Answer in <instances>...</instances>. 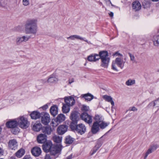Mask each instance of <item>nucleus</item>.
<instances>
[{"label":"nucleus","instance_id":"obj_14","mask_svg":"<svg viewBox=\"0 0 159 159\" xmlns=\"http://www.w3.org/2000/svg\"><path fill=\"white\" fill-rule=\"evenodd\" d=\"M31 152L33 155L38 157L41 154V150L40 148L36 147L33 148L32 149Z\"/></svg>","mask_w":159,"mask_h":159},{"label":"nucleus","instance_id":"obj_31","mask_svg":"<svg viewBox=\"0 0 159 159\" xmlns=\"http://www.w3.org/2000/svg\"><path fill=\"white\" fill-rule=\"evenodd\" d=\"M53 141L56 143H60L62 140V137L57 135H54L52 137Z\"/></svg>","mask_w":159,"mask_h":159},{"label":"nucleus","instance_id":"obj_18","mask_svg":"<svg viewBox=\"0 0 159 159\" xmlns=\"http://www.w3.org/2000/svg\"><path fill=\"white\" fill-rule=\"evenodd\" d=\"M67 39H70L72 40H74L75 39H80V40H84V41L87 42L88 43H89V42L87 40H85L83 37L77 35H71L70 37H67Z\"/></svg>","mask_w":159,"mask_h":159},{"label":"nucleus","instance_id":"obj_58","mask_svg":"<svg viewBox=\"0 0 159 159\" xmlns=\"http://www.w3.org/2000/svg\"><path fill=\"white\" fill-rule=\"evenodd\" d=\"M111 5L112 6H114V5L111 3Z\"/></svg>","mask_w":159,"mask_h":159},{"label":"nucleus","instance_id":"obj_8","mask_svg":"<svg viewBox=\"0 0 159 159\" xmlns=\"http://www.w3.org/2000/svg\"><path fill=\"white\" fill-rule=\"evenodd\" d=\"M8 148L10 149L16 150L17 148L18 143L15 139L10 140L8 143Z\"/></svg>","mask_w":159,"mask_h":159},{"label":"nucleus","instance_id":"obj_34","mask_svg":"<svg viewBox=\"0 0 159 159\" xmlns=\"http://www.w3.org/2000/svg\"><path fill=\"white\" fill-rule=\"evenodd\" d=\"M74 141V139L71 137L69 136L66 137L65 139L66 143L67 144H70Z\"/></svg>","mask_w":159,"mask_h":159},{"label":"nucleus","instance_id":"obj_29","mask_svg":"<svg viewBox=\"0 0 159 159\" xmlns=\"http://www.w3.org/2000/svg\"><path fill=\"white\" fill-rule=\"evenodd\" d=\"M25 153V150L23 148H20L19 150L15 153V155L18 158L21 157L24 155Z\"/></svg>","mask_w":159,"mask_h":159},{"label":"nucleus","instance_id":"obj_47","mask_svg":"<svg viewBox=\"0 0 159 159\" xmlns=\"http://www.w3.org/2000/svg\"><path fill=\"white\" fill-rule=\"evenodd\" d=\"M129 110L134 111H137V109L135 107H132L129 108Z\"/></svg>","mask_w":159,"mask_h":159},{"label":"nucleus","instance_id":"obj_52","mask_svg":"<svg viewBox=\"0 0 159 159\" xmlns=\"http://www.w3.org/2000/svg\"><path fill=\"white\" fill-rule=\"evenodd\" d=\"M107 5H109L110 4H111V2L110 0H104Z\"/></svg>","mask_w":159,"mask_h":159},{"label":"nucleus","instance_id":"obj_53","mask_svg":"<svg viewBox=\"0 0 159 159\" xmlns=\"http://www.w3.org/2000/svg\"><path fill=\"white\" fill-rule=\"evenodd\" d=\"M110 17H113L114 15V13L112 12H111L110 13H108Z\"/></svg>","mask_w":159,"mask_h":159},{"label":"nucleus","instance_id":"obj_9","mask_svg":"<svg viewBox=\"0 0 159 159\" xmlns=\"http://www.w3.org/2000/svg\"><path fill=\"white\" fill-rule=\"evenodd\" d=\"M81 118L88 124L91 123L92 122V116L85 112H84L81 114Z\"/></svg>","mask_w":159,"mask_h":159},{"label":"nucleus","instance_id":"obj_26","mask_svg":"<svg viewBox=\"0 0 159 159\" xmlns=\"http://www.w3.org/2000/svg\"><path fill=\"white\" fill-rule=\"evenodd\" d=\"M66 117L64 115L62 114H60L58 115L56 118V122L60 123L62 122L65 120Z\"/></svg>","mask_w":159,"mask_h":159},{"label":"nucleus","instance_id":"obj_23","mask_svg":"<svg viewBox=\"0 0 159 159\" xmlns=\"http://www.w3.org/2000/svg\"><path fill=\"white\" fill-rule=\"evenodd\" d=\"M50 112L53 116H56L58 113V107L56 105H54L51 107Z\"/></svg>","mask_w":159,"mask_h":159},{"label":"nucleus","instance_id":"obj_32","mask_svg":"<svg viewBox=\"0 0 159 159\" xmlns=\"http://www.w3.org/2000/svg\"><path fill=\"white\" fill-rule=\"evenodd\" d=\"M125 84L128 86H131L135 84V80L134 79H129L126 81Z\"/></svg>","mask_w":159,"mask_h":159},{"label":"nucleus","instance_id":"obj_37","mask_svg":"<svg viewBox=\"0 0 159 159\" xmlns=\"http://www.w3.org/2000/svg\"><path fill=\"white\" fill-rule=\"evenodd\" d=\"M52 132V129L50 128L46 127L43 130V132L45 134H50Z\"/></svg>","mask_w":159,"mask_h":159},{"label":"nucleus","instance_id":"obj_25","mask_svg":"<svg viewBox=\"0 0 159 159\" xmlns=\"http://www.w3.org/2000/svg\"><path fill=\"white\" fill-rule=\"evenodd\" d=\"M58 81L57 78L55 77L53 74L50 76L47 82L48 83H52L57 82Z\"/></svg>","mask_w":159,"mask_h":159},{"label":"nucleus","instance_id":"obj_6","mask_svg":"<svg viewBox=\"0 0 159 159\" xmlns=\"http://www.w3.org/2000/svg\"><path fill=\"white\" fill-rule=\"evenodd\" d=\"M41 121L44 125H47L50 122V118L49 115L47 113L42 112Z\"/></svg>","mask_w":159,"mask_h":159},{"label":"nucleus","instance_id":"obj_11","mask_svg":"<svg viewBox=\"0 0 159 159\" xmlns=\"http://www.w3.org/2000/svg\"><path fill=\"white\" fill-rule=\"evenodd\" d=\"M86 130L85 126L82 124H79L76 126V131L81 134H84Z\"/></svg>","mask_w":159,"mask_h":159},{"label":"nucleus","instance_id":"obj_24","mask_svg":"<svg viewBox=\"0 0 159 159\" xmlns=\"http://www.w3.org/2000/svg\"><path fill=\"white\" fill-rule=\"evenodd\" d=\"M81 96L85 99L86 101H90L94 98L93 96L90 93L82 94Z\"/></svg>","mask_w":159,"mask_h":159},{"label":"nucleus","instance_id":"obj_45","mask_svg":"<svg viewBox=\"0 0 159 159\" xmlns=\"http://www.w3.org/2000/svg\"><path fill=\"white\" fill-rule=\"evenodd\" d=\"M22 2L23 4L25 6L28 5L29 3V0H23Z\"/></svg>","mask_w":159,"mask_h":159},{"label":"nucleus","instance_id":"obj_44","mask_svg":"<svg viewBox=\"0 0 159 159\" xmlns=\"http://www.w3.org/2000/svg\"><path fill=\"white\" fill-rule=\"evenodd\" d=\"M157 148V145H153L150 148L153 152Z\"/></svg>","mask_w":159,"mask_h":159},{"label":"nucleus","instance_id":"obj_42","mask_svg":"<svg viewBox=\"0 0 159 159\" xmlns=\"http://www.w3.org/2000/svg\"><path fill=\"white\" fill-rule=\"evenodd\" d=\"M152 152L153 151L150 148H149L145 154L144 159H146L148 155Z\"/></svg>","mask_w":159,"mask_h":159},{"label":"nucleus","instance_id":"obj_20","mask_svg":"<svg viewBox=\"0 0 159 159\" xmlns=\"http://www.w3.org/2000/svg\"><path fill=\"white\" fill-rule=\"evenodd\" d=\"M30 116L31 119L36 120L40 118L41 115V113L37 111H33L30 114Z\"/></svg>","mask_w":159,"mask_h":159},{"label":"nucleus","instance_id":"obj_51","mask_svg":"<svg viewBox=\"0 0 159 159\" xmlns=\"http://www.w3.org/2000/svg\"><path fill=\"white\" fill-rule=\"evenodd\" d=\"M44 159H52L49 155H46Z\"/></svg>","mask_w":159,"mask_h":159},{"label":"nucleus","instance_id":"obj_15","mask_svg":"<svg viewBox=\"0 0 159 159\" xmlns=\"http://www.w3.org/2000/svg\"><path fill=\"white\" fill-rule=\"evenodd\" d=\"M47 140V136L45 134H40L37 137V140L39 143H44Z\"/></svg>","mask_w":159,"mask_h":159},{"label":"nucleus","instance_id":"obj_28","mask_svg":"<svg viewBox=\"0 0 159 159\" xmlns=\"http://www.w3.org/2000/svg\"><path fill=\"white\" fill-rule=\"evenodd\" d=\"M152 40L154 46H159V35H154L152 38Z\"/></svg>","mask_w":159,"mask_h":159},{"label":"nucleus","instance_id":"obj_3","mask_svg":"<svg viewBox=\"0 0 159 159\" xmlns=\"http://www.w3.org/2000/svg\"><path fill=\"white\" fill-rule=\"evenodd\" d=\"M37 19H31L27 20L25 25V32L26 34L35 35L37 33Z\"/></svg>","mask_w":159,"mask_h":159},{"label":"nucleus","instance_id":"obj_40","mask_svg":"<svg viewBox=\"0 0 159 159\" xmlns=\"http://www.w3.org/2000/svg\"><path fill=\"white\" fill-rule=\"evenodd\" d=\"M100 147V145H99L98 146L97 145H96L94 148L92 150L91 155H92L94 154Z\"/></svg>","mask_w":159,"mask_h":159},{"label":"nucleus","instance_id":"obj_57","mask_svg":"<svg viewBox=\"0 0 159 159\" xmlns=\"http://www.w3.org/2000/svg\"><path fill=\"white\" fill-rule=\"evenodd\" d=\"M1 130H2V129H1V128L0 127V134L1 133Z\"/></svg>","mask_w":159,"mask_h":159},{"label":"nucleus","instance_id":"obj_12","mask_svg":"<svg viewBox=\"0 0 159 159\" xmlns=\"http://www.w3.org/2000/svg\"><path fill=\"white\" fill-rule=\"evenodd\" d=\"M65 102L66 104L70 107L75 104V101L73 97L70 96L65 98Z\"/></svg>","mask_w":159,"mask_h":159},{"label":"nucleus","instance_id":"obj_54","mask_svg":"<svg viewBox=\"0 0 159 159\" xmlns=\"http://www.w3.org/2000/svg\"><path fill=\"white\" fill-rule=\"evenodd\" d=\"M3 151L2 149L0 148V155H2L3 154Z\"/></svg>","mask_w":159,"mask_h":159},{"label":"nucleus","instance_id":"obj_2","mask_svg":"<svg viewBox=\"0 0 159 159\" xmlns=\"http://www.w3.org/2000/svg\"><path fill=\"white\" fill-rule=\"evenodd\" d=\"M43 149L46 152H50L52 155H55L60 152L62 149V146L60 144L53 145L52 142L48 141L44 143L42 146Z\"/></svg>","mask_w":159,"mask_h":159},{"label":"nucleus","instance_id":"obj_7","mask_svg":"<svg viewBox=\"0 0 159 159\" xmlns=\"http://www.w3.org/2000/svg\"><path fill=\"white\" fill-rule=\"evenodd\" d=\"M148 108H152L153 110H156V112L159 110V101L157 99L150 102L148 105Z\"/></svg>","mask_w":159,"mask_h":159},{"label":"nucleus","instance_id":"obj_22","mask_svg":"<svg viewBox=\"0 0 159 159\" xmlns=\"http://www.w3.org/2000/svg\"><path fill=\"white\" fill-rule=\"evenodd\" d=\"M141 5L140 3L138 1H135L132 3V7L135 11L139 10L141 8Z\"/></svg>","mask_w":159,"mask_h":159},{"label":"nucleus","instance_id":"obj_39","mask_svg":"<svg viewBox=\"0 0 159 159\" xmlns=\"http://www.w3.org/2000/svg\"><path fill=\"white\" fill-rule=\"evenodd\" d=\"M128 54L130 58V61L133 63H136V61L134 54L129 53Z\"/></svg>","mask_w":159,"mask_h":159},{"label":"nucleus","instance_id":"obj_50","mask_svg":"<svg viewBox=\"0 0 159 159\" xmlns=\"http://www.w3.org/2000/svg\"><path fill=\"white\" fill-rule=\"evenodd\" d=\"M48 104H47L45 105H44L43 106V107H42V108L43 110H46V109H48Z\"/></svg>","mask_w":159,"mask_h":159},{"label":"nucleus","instance_id":"obj_38","mask_svg":"<svg viewBox=\"0 0 159 159\" xmlns=\"http://www.w3.org/2000/svg\"><path fill=\"white\" fill-rule=\"evenodd\" d=\"M117 64L114 61H113L111 65V69L115 71H118V70L117 69Z\"/></svg>","mask_w":159,"mask_h":159},{"label":"nucleus","instance_id":"obj_21","mask_svg":"<svg viewBox=\"0 0 159 159\" xmlns=\"http://www.w3.org/2000/svg\"><path fill=\"white\" fill-rule=\"evenodd\" d=\"M46 82L47 80L45 79H41L38 80L36 83V87L38 89H40L42 86Z\"/></svg>","mask_w":159,"mask_h":159},{"label":"nucleus","instance_id":"obj_10","mask_svg":"<svg viewBox=\"0 0 159 159\" xmlns=\"http://www.w3.org/2000/svg\"><path fill=\"white\" fill-rule=\"evenodd\" d=\"M17 122L16 119L11 120L6 123V126L9 128H14L17 126Z\"/></svg>","mask_w":159,"mask_h":159},{"label":"nucleus","instance_id":"obj_19","mask_svg":"<svg viewBox=\"0 0 159 159\" xmlns=\"http://www.w3.org/2000/svg\"><path fill=\"white\" fill-rule=\"evenodd\" d=\"M99 123L97 122H94L92 127L91 131L93 134L96 133L99 130Z\"/></svg>","mask_w":159,"mask_h":159},{"label":"nucleus","instance_id":"obj_27","mask_svg":"<svg viewBox=\"0 0 159 159\" xmlns=\"http://www.w3.org/2000/svg\"><path fill=\"white\" fill-rule=\"evenodd\" d=\"M78 117V115L77 112L76 111H73L71 113L70 118L72 121L75 122L76 121L77 122Z\"/></svg>","mask_w":159,"mask_h":159},{"label":"nucleus","instance_id":"obj_5","mask_svg":"<svg viewBox=\"0 0 159 159\" xmlns=\"http://www.w3.org/2000/svg\"><path fill=\"white\" fill-rule=\"evenodd\" d=\"M30 38L29 35H23L21 36L17 37L15 40V43L17 45H20L23 42L28 41Z\"/></svg>","mask_w":159,"mask_h":159},{"label":"nucleus","instance_id":"obj_48","mask_svg":"<svg viewBox=\"0 0 159 159\" xmlns=\"http://www.w3.org/2000/svg\"><path fill=\"white\" fill-rule=\"evenodd\" d=\"M22 159H32V158L30 155H26Z\"/></svg>","mask_w":159,"mask_h":159},{"label":"nucleus","instance_id":"obj_35","mask_svg":"<svg viewBox=\"0 0 159 159\" xmlns=\"http://www.w3.org/2000/svg\"><path fill=\"white\" fill-rule=\"evenodd\" d=\"M98 123L99 126L102 129H104L109 124V123H106L104 121Z\"/></svg>","mask_w":159,"mask_h":159},{"label":"nucleus","instance_id":"obj_46","mask_svg":"<svg viewBox=\"0 0 159 159\" xmlns=\"http://www.w3.org/2000/svg\"><path fill=\"white\" fill-rule=\"evenodd\" d=\"M57 123L56 122V120L55 121V120H52V121L51 124L52 125V126H57V125H58V123Z\"/></svg>","mask_w":159,"mask_h":159},{"label":"nucleus","instance_id":"obj_43","mask_svg":"<svg viewBox=\"0 0 159 159\" xmlns=\"http://www.w3.org/2000/svg\"><path fill=\"white\" fill-rule=\"evenodd\" d=\"M101 117L99 116L98 115H96L95 117V119L96 120V122H97L98 123H100L101 122Z\"/></svg>","mask_w":159,"mask_h":159},{"label":"nucleus","instance_id":"obj_33","mask_svg":"<svg viewBox=\"0 0 159 159\" xmlns=\"http://www.w3.org/2000/svg\"><path fill=\"white\" fill-rule=\"evenodd\" d=\"M69 106L66 104H63L62 107V110L64 113H66L69 112L70 110Z\"/></svg>","mask_w":159,"mask_h":159},{"label":"nucleus","instance_id":"obj_13","mask_svg":"<svg viewBox=\"0 0 159 159\" xmlns=\"http://www.w3.org/2000/svg\"><path fill=\"white\" fill-rule=\"evenodd\" d=\"M67 126L64 125L59 126L57 129V131L58 133L60 135H62L64 134L67 130Z\"/></svg>","mask_w":159,"mask_h":159},{"label":"nucleus","instance_id":"obj_49","mask_svg":"<svg viewBox=\"0 0 159 159\" xmlns=\"http://www.w3.org/2000/svg\"><path fill=\"white\" fill-rule=\"evenodd\" d=\"M68 84H70L74 82V79L73 78L70 79L68 81Z\"/></svg>","mask_w":159,"mask_h":159},{"label":"nucleus","instance_id":"obj_16","mask_svg":"<svg viewBox=\"0 0 159 159\" xmlns=\"http://www.w3.org/2000/svg\"><path fill=\"white\" fill-rule=\"evenodd\" d=\"M114 61L117 64L118 67H120L121 69L123 68L125 62L123 61L122 58L117 57Z\"/></svg>","mask_w":159,"mask_h":159},{"label":"nucleus","instance_id":"obj_55","mask_svg":"<svg viewBox=\"0 0 159 159\" xmlns=\"http://www.w3.org/2000/svg\"><path fill=\"white\" fill-rule=\"evenodd\" d=\"M98 3L100 5L102 6L103 7H104V6L103 5L102 3V2H99Z\"/></svg>","mask_w":159,"mask_h":159},{"label":"nucleus","instance_id":"obj_60","mask_svg":"<svg viewBox=\"0 0 159 159\" xmlns=\"http://www.w3.org/2000/svg\"><path fill=\"white\" fill-rule=\"evenodd\" d=\"M158 71L159 72V70H158Z\"/></svg>","mask_w":159,"mask_h":159},{"label":"nucleus","instance_id":"obj_30","mask_svg":"<svg viewBox=\"0 0 159 159\" xmlns=\"http://www.w3.org/2000/svg\"><path fill=\"white\" fill-rule=\"evenodd\" d=\"M103 98L106 101L110 102L112 106H114V102L112 100V98L110 96L104 95L103 96Z\"/></svg>","mask_w":159,"mask_h":159},{"label":"nucleus","instance_id":"obj_56","mask_svg":"<svg viewBox=\"0 0 159 159\" xmlns=\"http://www.w3.org/2000/svg\"><path fill=\"white\" fill-rule=\"evenodd\" d=\"M152 1H153V2H157V1L158 0H152Z\"/></svg>","mask_w":159,"mask_h":159},{"label":"nucleus","instance_id":"obj_59","mask_svg":"<svg viewBox=\"0 0 159 159\" xmlns=\"http://www.w3.org/2000/svg\"><path fill=\"white\" fill-rule=\"evenodd\" d=\"M86 65V63H85V64H84V65H85V66Z\"/></svg>","mask_w":159,"mask_h":159},{"label":"nucleus","instance_id":"obj_1","mask_svg":"<svg viewBox=\"0 0 159 159\" xmlns=\"http://www.w3.org/2000/svg\"><path fill=\"white\" fill-rule=\"evenodd\" d=\"M101 60V66L104 68H107L110 61V58L108 57V54L107 52L101 51L99 54H92L89 56L87 57L88 60L90 62H95L98 60Z\"/></svg>","mask_w":159,"mask_h":159},{"label":"nucleus","instance_id":"obj_41","mask_svg":"<svg viewBox=\"0 0 159 159\" xmlns=\"http://www.w3.org/2000/svg\"><path fill=\"white\" fill-rule=\"evenodd\" d=\"M81 110L85 112L88 111L90 110L89 107L85 105H82Z\"/></svg>","mask_w":159,"mask_h":159},{"label":"nucleus","instance_id":"obj_4","mask_svg":"<svg viewBox=\"0 0 159 159\" xmlns=\"http://www.w3.org/2000/svg\"><path fill=\"white\" fill-rule=\"evenodd\" d=\"M18 124L19 127L21 128L26 129L29 125V123L27 119L24 116H20L16 119Z\"/></svg>","mask_w":159,"mask_h":159},{"label":"nucleus","instance_id":"obj_17","mask_svg":"<svg viewBox=\"0 0 159 159\" xmlns=\"http://www.w3.org/2000/svg\"><path fill=\"white\" fill-rule=\"evenodd\" d=\"M42 127V125L40 123L36 122L32 125V129L35 131H39Z\"/></svg>","mask_w":159,"mask_h":159},{"label":"nucleus","instance_id":"obj_36","mask_svg":"<svg viewBox=\"0 0 159 159\" xmlns=\"http://www.w3.org/2000/svg\"><path fill=\"white\" fill-rule=\"evenodd\" d=\"M77 123V122L76 121L75 122L74 121H72L70 124V128L71 129L73 130H76V125Z\"/></svg>","mask_w":159,"mask_h":159}]
</instances>
